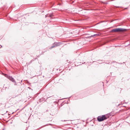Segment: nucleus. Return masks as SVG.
Listing matches in <instances>:
<instances>
[{
	"label": "nucleus",
	"instance_id": "1",
	"mask_svg": "<svg viewBox=\"0 0 130 130\" xmlns=\"http://www.w3.org/2000/svg\"><path fill=\"white\" fill-rule=\"evenodd\" d=\"M110 116V113H108L104 115L98 116L97 119L98 121L101 122L106 119L109 118Z\"/></svg>",
	"mask_w": 130,
	"mask_h": 130
},
{
	"label": "nucleus",
	"instance_id": "2",
	"mask_svg": "<svg viewBox=\"0 0 130 130\" xmlns=\"http://www.w3.org/2000/svg\"><path fill=\"white\" fill-rule=\"evenodd\" d=\"M125 30L123 28H118L113 29L111 30V32H119L122 31H125Z\"/></svg>",
	"mask_w": 130,
	"mask_h": 130
},
{
	"label": "nucleus",
	"instance_id": "3",
	"mask_svg": "<svg viewBox=\"0 0 130 130\" xmlns=\"http://www.w3.org/2000/svg\"><path fill=\"white\" fill-rule=\"evenodd\" d=\"M10 80L13 82H15V81L12 78H11V79H10Z\"/></svg>",
	"mask_w": 130,
	"mask_h": 130
},
{
	"label": "nucleus",
	"instance_id": "4",
	"mask_svg": "<svg viewBox=\"0 0 130 130\" xmlns=\"http://www.w3.org/2000/svg\"><path fill=\"white\" fill-rule=\"evenodd\" d=\"M7 77L10 80L11 79V78H12V77L10 76H7Z\"/></svg>",
	"mask_w": 130,
	"mask_h": 130
},
{
	"label": "nucleus",
	"instance_id": "5",
	"mask_svg": "<svg viewBox=\"0 0 130 130\" xmlns=\"http://www.w3.org/2000/svg\"><path fill=\"white\" fill-rule=\"evenodd\" d=\"M98 35V34H95L93 36H91V37H94V36L96 35Z\"/></svg>",
	"mask_w": 130,
	"mask_h": 130
},
{
	"label": "nucleus",
	"instance_id": "6",
	"mask_svg": "<svg viewBox=\"0 0 130 130\" xmlns=\"http://www.w3.org/2000/svg\"><path fill=\"white\" fill-rule=\"evenodd\" d=\"M54 47L53 46H52L51 47V48H53Z\"/></svg>",
	"mask_w": 130,
	"mask_h": 130
},
{
	"label": "nucleus",
	"instance_id": "7",
	"mask_svg": "<svg viewBox=\"0 0 130 130\" xmlns=\"http://www.w3.org/2000/svg\"><path fill=\"white\" fill-rule=\"evenodd\" d=\"M50 17H51V15H50Z\"/></svg>",
	"mask_w": 130,
	"mask_h": 130
}]
</instances>
